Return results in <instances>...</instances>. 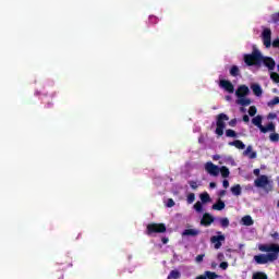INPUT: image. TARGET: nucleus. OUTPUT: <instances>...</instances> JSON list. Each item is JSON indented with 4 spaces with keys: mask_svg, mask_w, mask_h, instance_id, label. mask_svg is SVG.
I'll use <instances>...</instances> for the list:
<instances>
[{
    "mask_svg": "<svg viewBox=\"0 0 279 279\" xmlns=\"http://www.w3.org/2000/svg\"><path fill=\"white\" fill-rule=\"evenodd\" d=\"M259 252H266L268 254H259L254 256V260L257 265H267V263H274L278 260L279 244H258Z\"/></svg>",
    "mask_w": 279,
    "mask_h": 279,
    "instance_id": "f257e3e1",
    "label": "nucleus"
},
{
    "mask_svg": "<svg viewBox=\"0 0 279 279\" xmlns=\"http://www.w3.org/2000/svg\"><path fill=\"white\" fill-rule=\"evenodd\" d=\"M263 53L260 50L256 49V46H253L252 53L244 54V62L246 66H260V58Z\"/></svg>",
    "mask_w": 279,
    "mask_h": 279,
    "instance_id": "f03ea898",
    "label": "nucleus"
},
{
    "mask_svg": "<svg viewBox=\"0 0 279 279\" xmlns=\"http://www.w3.org/2000/svg\"><path fill=\"white\" fill-rule=\"evenodd\" d=\"M253 125H256L262 134H267V132H276V124L274 122H269L266 126H263V117L256 116L252 119Z\"/></svg>",
    "mask_w": 279,
    "mask_h": 279,
    "instance_id": "7ed1b4c3",
    "label": "nucleus"
},
{
    "mask_svg": "<svg viewBox=\"0 0 279 279\" xmlns=\"http://www.w3.org/2000/svg\"><path fill=\"white\" fill-rule=\"evenodd\" d=\"M262 40L264 46L266 47V49H269V47H272L275 49H279V38L272 40L271 44V29L270 28H264V31L262 32Z\"/></svg>",
    "mask_w": 279,
    "mask_h": 279,
    "instance_id": "20e7f679",
    "label": "nucleus"
},
{
    "mask_svg": "<svg viewBox=\"0 0 279 279\" xmlns=\"http://www.w3.org/2000/svg\"><path fill=\"white\" fill-rule=\"evenodd\" d=\"M226 121H230V117L226 113H220L216 118V134L217 136H221L223 134V130H226Z\"/></svg>",
    "mask_w": 279,
    "mask_h": 279,
    "instance_id": "39448f33",
    "label": "nucleus"
},
{
    "mask_svg": "<svg viewBox=\"0 0 279 279\" xmlns=\"http://www.w3.org/2000/svg\"><path fill=\"white\" fill-rule=\"evenodd\" d=\"M167 232V226H165V223H149L146 227V234L148 236H151V234H162Z\"/></svg>",
    "mask_w": 279,
    "mask_h": 279,
    "instance_id": "423d86ee",
    "label": "nucleus"
},
{
    "mask_svg": "<svg viewBox=\"0 0 279 279\" xmlns=\"http://www.w3.org/2000/svg\"><path fill=\"white\" fill-rule=\"evenodd\" d=\"M254 184L257 189H267L271 190V181H269V177L262 174L257 179H255Z\"/></svg>",
    "mask_w": 279,
    "mask_h": 279,
    "instance_id": "0eeeda50",
    "label": "nucleus"
},
{
    "mask_svg": "<svg viewBox=\"0 0 279 279\" xmlns=\"http://www.w3.org/2000/svg\"><path fill=\"white\" fill-rule=\"evenodd\" d=\"M264 64L268 71H274L276 69V60L271 57H265L262 54V58L259 59V65Z\"/></svg>",
    "mask_w": 279,
    "mask_h": 279,
    "instance_id": "6e6552de",
    "label": "nucleus"
},
{
    "mask_svg": "<svg viewBox=\"0 0 279 279\" xmlns=\"http://www.w3.org/2000/svg\"><path fill=\"white\" fill-rule=\"evenodd\" d=\"M205 171H207L209 175H219V168L217 165L213 163V161H208L205 163Z\"/></svg>",
    "mask_w": 279,
    "mask_h": 279,
    "instance_id": "1a4fd4ad",
    "label": "nucleus"
},
{
    "mask_svg": "<svg viewBox=\"0 0 279 279\" xmlns=\"http://www.w3.org/2000/svg\"><path fill=\"white\" fill-rule=\"evenodd\" d=\"M213 223H215V217H213V215H210L209 213H205L203 215V218L201 219V226L208 228V226Z\"/></svg>",
    "mask_w": 279,
    "mask_h": 279,
    "instance_id": "9d476101",
    "label": "nucleus"
},
{
    "mask_svg": "<svg viewBox=\"0 0 279 279\" xmlns=\"http://www.w3.org/2000/svg\"><path fill=\"white\" fill-rule=\"evenodd\" d=\"M217 234L210 238L211 243H215V248L219 250L221 247V241H226V235L221 234V231H218Z\"/></svg>",
    "mask_w": 279,
    "mask_h": 279,
    "instance_id": "9b49d317",
    "label": "nucleus"
},
{
    "mask_svg": "<svg viewBox=\"0 0 279 279\" xmlns=\"http://www.w3.org/2000/svg\"><path fill=\"white\" fill-rule=\"evenodd\" d=\"M219 86L220 88H223L227 93H234V85L228 80H220Z\"/></svg>",
    "mask_w": 279,
    "mask_h": 279,
    "instance_id": "f8f14e48",
    "label": "nucleus"
},
{
    "mask_svg": "<svg viewBox=\"0 0 279 279\" xmlns=\"http://www.w3.org/2000/svg\"><path fill=\"white\" fill-rule=\"evenodd\" d=\"M236 97H245L250 95V87L247 85H241L238 90L235 92Z\"/></svg>",
    "mask_w": 279,
    "mask_h": 279,
    "instance_id": "ddd939ff",
    "label": "nucleus"
},
{
    "mask_svg": "<svg viewBox=\"0 0 279 279\" xmlns=\"http://www.w3.org/2000/svg\"><path fill=\"white\" fill-rule=\"evenodd\" d=\"M243 156H247L251 160H254L257 156L256 151L253 150L252 145H248L243 151Z\"/></svg>",
    "mask_w": 279,
    "mask_h": 279,
    "instance_id": "4468645a",
    "label": "nucleus"
},
{
    "mask_svg": "<svg viewBox=\"0 0 279 279\" xmlns=\"http://www.w3.org/2000/svg\"><path fill=\"white\" fill-rule=\"evenodd\" d=\"M199 233L201 231L197 229H185L182 232V236H198Z\"/></svg>",
    "mask_w": 279,
    "mask_h": 279,
    "instance_id": "2eb2a0df",
    "label": "nucleus"
},
{
    "mask_svg": "<svg viewBox=\"0 0 279 279\" xmlns=\"http://www.w3.org/2000/svg\"><path fill=\"white\" fill-rule=\"evenodd\" d=\"M251 89L256 97L263 96V88L258 84L251 85Z\"/></svg>",
    "mask_w": 279,
    "mask_h": 279,
    "instance_id": "dca6fc26",
    "label": "nucleus"
},
{
    "mask_svg": "<svg viewBox=\"0 0 279 279\" xmlns=\"http://www.w3.org/2000/svg\"><path fill=\"white\" fill-rule=\"evenodd\" d=\"M230 147H235L236 149H245V144L241 140H235L229 142Z\"/></svg>",
    "mask_w": 279,
    "mask_h": 279,
    "instance_id": "f3484780",
    "label": "nucleus"
},
{
    "mask_svg": "<svg viewBox=\"0 0 279 279\" xmlns=\"http://www.w3.org/2000/svg\"><path fill=\"white\" fill-rule=\"evenodd\" d=\"M211 208L213 210H223V208H226V203H223L221 199H218V202L215 203Z\"/></svg>",
    "mask_w": 279,
    "mask_h": 279,
    "instance_id": "a211bd4d",
    "label": "nucleus"
},
{
    "mask_svg": "<svg viewBox=\"0 0 279 279\" xmlns=\"http://www.w3.org/2000/svg\"><path fill=\"white\" fill-rule=\"evenodd\" d=\"M236 104H239V106H250L252 104V100L250 98H245V96L239 97Z\"/></svg>",
    "mask_w": 279,
    "mask_h": 279,
    "instance_id": "6ab92c4d",
    "label": "nucleus"
},
{
    "mask_svg": "<svg viewBox=\"0 0 279 279\" xmlns=\"http://www.w3.org/2000/svg\"><path fill=\"white\" fill-rule=\"evenodd\" d=\"M243 226H254V219H252V216L246 215L242 218Z\"/></svg>",
    "mask_w": 279,
    "mask_h": 279,
    "instance_id": "aec40b11",
    "label": "nucleus"
},
{
    "mask_svg": "<svg viewBox=\"0 0 279 279\" xmlns=\"http://www.w3.org/2000/svg\"><path fill=\"white\" fill-rule=\"evenodd\" d=\"M201 276L205 277V279H217V278H219V275H217L216 272H213L210 270H206L204 272V275H201Z\"/></svg>",
    "mask_w": 279,
    "mask_h": 279,
    "instance_id": "412c9836",
    "label": "nucleus"
},
{
    "mask_svg": "<svg viewBox=\"0 0 279 279\" xmlns=\"http://www.w3.org/2000/svg\"><path fill=\"white\" fill-rule=\"evenodd\" d=\"M241 184H235L231 187V193L232 195H235V197H239V195H241Z\"/></svg>",
    "mask_w": 279,
    "mask_h": 279,
    "instance_id": "4be33fe9",
    "label": "nucleus"
},
{
    "mask_svg": "<svg viewBox=\"0 0 279 279\" xmlns=\"http://www.w3.org/2000/svg\"><path fill=\"white\" fill-rule=\"evenodd\" d=\"M219 173H221L222 178H229L230 169H228V167L226 166H222L221 168H219Z\"/></svg>",
    "mask_w": 279,
    "mask_h": 279,
    "instance_id": "5701e85b",
    "label": "nucleus"
},
{
    "mask_svg": "<svg viewBox=\"0 0 279 279\" xmlns=\"http://www.w3.org/2000/svg\"><path fill=\"white\" fill-rule=\"evenodd\" d=\"M239 73H241V71L239 70V66L232 65L230 69V75L232 77H239Z\"/></svg>",
    "mask_w": 279,
    "mask_h": 279,
    "instance_id": "b1692460",
    "label": "nucleus"
},
{
    "mask_svg": "<svg viewBox=\"0 0 279 279\" xmlns=\"http://www.w3.org/2000/svg\"><path fill=\"white\" fill-rule=\"evenodd\" d=\"M199 198H201L203 204H208V202H210V194L205 192V193L199 195Z\"/></svg>",
    "mask_w": 279,
    "mask_h": 279,
    "instance_id": "393cba45",
    "label": "nucleus"
},
{
    "mask_svg": "<svg viewBox=\"0 0 279 279\" xmlns=\"http://www.w3.org/2000/svg\"><path fill=\"white\" fill-rule=\"evenodd\" d=\"M181 276L179 270H171L167 279H179Z\"/></svg>",
    "mask_w": 279,
    "mask_h": 279,
    "instance_id": "a878e982",
    "label": "nucleus"
},
{
    "mask_svg": "<svg viewBox=\"0 0 279 279\" xmlns=\"http://www.w3.org/2000/svg\"><path fill=\"white\" fill-rule=\"evenodd\" d=\"M253 279H268L267 274L257 271L253 274Z\"/></svg>",
    "mask_w": 279,
    "mask_h": 279,
    "instance_id": "bb28decb",
    "label": "nucleus"
},
{
    "mask_svg": "<svg viewBox=\"0 0 279 279\" xmlns=\"http://www.w3.org/2000/svg\"><path fill=\"white\" fill-rule=\"evenodd\" d=\"M194 210H196V213H204V205H202V202L197 201L194 204Z\"/></svg>",
    "mask_w": 279,
    "mask_h": 279,
    "instance_id": "cd10ccee",
    "label": "nucleus"
},
{
    "mask_svg": "<svg viewBox=\"0 0 279 279\" xmlns=\"http://www.w3.org/2000/svg\"><path fill=\"white\" fill-rule=\"evenodd\" d=\"M226 136L227 138H236V131L229 129L226 131Z\"/></svg>",
    "mask_w": 279,
    "mask_h": 279,
    "instance_id": "c85d7f7f",
    "label": "nucleus"
},
{
    "mask_svg": "<svg viewBox=\"0 0 279 279\" xmlns=\"http://www.w3.org/2000/svg\"><path fill=\"white\" fill-rule=\"evenodd\" d=\"M219 222L221 228H228L230 226V220L228 218H220Z\"/></svg>",
    "mask_w": 279,
    "mask_h": 279,
    "instance_id": "c756f323",
    "label": "nucleus"
},
{
    "mask_svg": "<svg viewBox=\"0 0 279 279\" xmlns=\"http://www.w3.org/2000/svg\"><path fill=\"white\" fill-rule=\"evenodd\" d=\"M278 104H279V97L277 96V97H275L274 99H271L270 101H268V102H267V106H268L269 108H274V106H278Z\"/></svg>",
    "mask_w": 279,
    "mask_h": 279,
    "instance_id": "7c9ffc66",
    "label": "nucleus"
},
{
    "mask_svg": "<svg viewBox=\"0 0 279 279\" xmlns=\"http://www.w3.org/2000/svg\"><path fill=\"white\" fill-rule=\"evenodd\" d=\"M270 80H272V82H275V84H279V74H278V72H271L270 73Z\"/></svg>",
    "mask_w": 279,
    "mask_h": 279,
    "instance_id": "2f4dec72",
    "label": "nucleus"
},
{
    "mask_svg": "<svg viewBox=\"0 0 279 279\" xmlns=\"http://www.w3.org/2000/svg\"><path fill=\"white\" fill-rule=\"evenodd\" d=\"M269 140L271 143H279V134L278 133H271L269 135Z\"/></svg>",
    "mask_w": 279,
    "mask_h": 279,
    "instance_id": "473e14b6",
    "label": "nucleus"
},
{
    "mask_svg": "<svg viewBox=\"0 0 279 279\" xmlns=\"http://www.w3.org/2000/svg\"><path fill=\"white\" fill-rule=\"evenodd\" d=\"M258 112V110L256 109V106H251L248 109V114L250 117H256V113Z\"/></svg>",
    "mask_w": 279,
    "mask_h": 279,
    "instance_id": "72a5a7b5",
    "label": "nucleus"
},
{
    "mask_svg": "<svg viewBox=\"0 0 279 279\" xmlns=\"http://www.w3.org/2000/svg\"><path fill=\"white\" fill-rule=\"evenodd\" d=\"M186 202H187V204H193V202H195V194L194 193H190L187 195Z\"/></svg>",
    "mask_w": 279,
    "mask_h": 279,
    "instance_id": "f704fd0d",
    "label": "nucleus"
},
{
    "mask_svg": "<svg viewBox=\"0 0 279 279\" xmlns=\"http://www.w3.org/2000/svg\"><path fill=\"white\" fill-rule=\"evenodd\" d=\"M166 206L167 208H173V206H175V201H173V198H168Z\"/></svg>",
    "mask_w": 279,
    "mask_h": 279,
    "instance_id": "c9c22d12",
    "label": "nucleus"
},
{
    "mask_svg": "<svg viewBox=\"0 0 279 279\" xmlns=\"http://www.w3.org/2000/svg\"><path fill=\"white\" fill-rule=\"evenodd\" d=\"M272 23H279V12L271 15Z\"/></svg>",
    "mask_w": 279,
    "mask_h": 279,
    "instance_id": "e433bc0d",
    "label": "nucleus"
},
{
    "mask_svg": "<svg viewBox=\"0 0 279 279\" xmlns=\"http://www.w3.org/2000/svg\"><path fill=\"white\" fill-rule=\"evenodd\" d=\"M149 23H151L153 25H157L158 19L155 15H150L149 16Z\"/></svg>",
    "mask_w": 279,
    "mask_h": 279,
    "instance_id": "4c0bfd02",
    "label": "nucleus"
},
{
    "mask_svg": "<svg viewBox=\"0 0 279 279\" xmlns=\"http://www.w3.org/2000/svg\"><path fill=\"white\" fill-rule=\"evenodd\" d=\"M189 184H190V186H191V189H193L194 191L197 189V181H190L189 182Z\"/></svg>",
    "mask_w": 279,
    "mask_h": 279,
    "instance_id": "58836bf2",
    "label": "nucleus"
},
{
    "mask_svg": "<svg viewBox=\"0 0 279 279\" xmlns=\"http://www.w3.org/2000/svg\"><path fill=\"white\" fill-rule=\"evenodd\" d=\"M228 262H222L220 263V269H223V271H226V269H228Z\"/></svg>",
    "mask_w": 279,
    "mask_h": 279,
    "instance_id": "ea45409f",
    "label": "nucleus"
},
{
    "mask_svg": "<svg viewBox=\"0 0 279 279\" xmlns=\"http://www.w3.org/2000/svg\"><path fill=\"white\" fill-rule=\"evenodd\" d=\"M204 254L197 255L195 258L196 263H202L204 260Z\"/></svg>",
    "mask_w": 279,
    "mask_h": 279,
    "instance_id": "a19ab883",
    "label": "nucleus"
},
{
    "mask_svg": "<svg viewBox=\"0 0 279 279\" xmlns=\"http://www.w3.org/2000/svg\"><path fill=\"white\" fill-rule=\"evenodd\" d=\"M230 128H235L236 126V119H232L229 121Z\"/></svg>",
    "mask_w": 279,
    "mask_h": 279,
    "instance_id": "79ce46f5",
    "label": "nucleus"
},
{
    "mask_svg": "<svg viewBox=\"0 0 279 279\" xmlns=\"http://www.w3.org/2000/svg\"><path fill=\"white\" fill-rule=\"evenodd\" d=\"M222 186H223V189H228V186H230V182L225 179V180L222 181Z\"/></svg>",
    "mask_w": 279,
    "mask_h": 279,
    "instance_id": "37998d69",
    "label": "nucleus"
},
{
    "mask_svg": "<svg viewBox=\"0 0 279 279\" xmlns=\"http://www.w3.org/2000/svg\"><path fill=\"white\" fill-rule=\"evenodd\" d=\"M253 173H254V175H256L257 178L260 177V169H258V168H257V169H254V170H253Z\"/></svg>",
    "mask_w": 279,
    "mask_h": 279,
    "instance_id": "c03bdc74",
    "label": "nucleus"
},
{
    "mask_svg": "<svg viewBox=\"0 0 279 279\" xmlns=\"http://www.w3.org/2000/svg\"><path fill=\"white\" fill-rule=\"evenodd\" d=\"M243 121H244V123H250V116L244 114L243 116Z\"/></svg>",
    "mask_w": 279,
    "mask_h": 279,
    "instance_id": "a18cd8bd",
    "label": "nucleus"
},
{
    "mask_svg": "<svg viewBox=\"0 0 279 279\" xmlns=\"http://www.w3.org/2000/svg\"><path fill=\"white\" fill-rule=\"evenodd\" d=\"M161 242L163 243V245H167V243H169V238H162Z\"/></svg>",
    "mask_w": 279,
    "mask_h": 279,
    "instance_id": "49530a36",
    "label": "nucleus"
},
{
    "mask_svg": "<svg viewBox=\"0 0 279 279\" xmlns=\"http://www.w3.org/2000/svg\"><path fill=\"white\" fill-rule=\"evenodd\" d=\"M218 195H219V197L226 196V190H221Z\"/></svg>",
    "mask_w": 279,
    "mask_h": 279,
    "instance_id": "de8ad7c7",
    "label": "nucleus"
},
{
    "mask_svg": "<svg viewBox=\"0 0 279 279\" xmlns=\"http://www.w3.org/2000/svg\"><path fill=\"white\" fill-rule=\"evenodd\" d=\"M223 258H226L223 253H219L218 254V260H223Z\"/></svg>",
    "mask_w": 279,
    "mask_h": 279,
    "instance_id": "09e8293b",
    "label": "nucleus"
},
{
    "mask_svg": "<svg viewBox=\"0 0 279 279\" xmlns=\"http://www.w3.org/2000/svg\"><path fill=\"white\" fill-rule=\"evenodd\" d=\"M209 187H211V189H217V183L210 182V183H209Z\"/></svg>",
    "mask_w": 279,
    "mask_h": 279,
    "instance_id": "8fccbe9b",
    "label": "nucleus"
},
{
    "mask_svg": "<svg viewBox=\"0 0 279 279\" xmlns=\"http://www.w3.org/2000/svg\"><path fill=\"white\" fill-rule=\"evenodd\" d=\"M52 106H53V104L48 102L47 108H51Z\"/></svg>",
    "mask_w": 279,
    "mask_h": 279,
    "instance_id": "3c124183",
    "label": "nucleus"
},
{
    "mask_svg": "<svg viewBox=\"0 0 279 279\" xmlns=\"http://www.w3.org/2000/svg\"><path fill=\"white\" fill-rule=\"evenodd\" d=\"M211 267L213 268L217 267V264L216 263H211Z\"/></svg>",
    "mask_w": 279,
    "mask_h": 279,
    "instance_id": "603ef678",
    "label": "nucleus"
},
{
    "mask_svg": "<svg viewBox=\"0 0 279 279\" xmlns=\"http://www.w3.org/2000/svg\"><path fill=\"white\" fill-rule=\"evenodd\" d=\"M242 112H245V109L244 108H241Z\"/></svg>",
    "mask_w": 279,
    "mask_h": 279,
    "instance_id": "864d4df0",
    "label": "nucleus"
},
{
    "mask_svg": "<svg viewBox=\"0 0 279 279\" xmlns=\"http://www.w3.org/2000/svg\"><path fill=\"white\" fill-rule=\"evenodd\" d=\"M277 208H279V201H278V203H277Z\"/></svg>",
    "mask_w": 279,
    "mask_h": 279,
    "instance_id": "5fc2aeb1",
    "label": "nucleus"
},
{
    "mask_svg": "<svg viewBox=\"0 0 279 279\" xmlns=\"http://www.w3.org/2000/svg\"><path fill=\"white\" fill-rule=\"evenodd\" d=\"M227 99H230V96H227Z\"/></svg>",
    "mask_w": 279,
    "mask_h": 279,
    "instance_id": "6e6d98bb",
    "label": "nucleus"
}]
</instances>
